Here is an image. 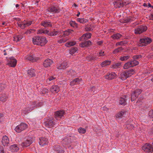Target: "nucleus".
I'll use <instances>...</instances> for the list:
<instances>
[{"mask_svg": "<svg viewBox=\"0 0 153 153\" xmlns=\"http://www.w3.org/2000/svg\"><path fill=\"white\" fill-rule=\"evenodd\" d=\"M32 42L34 45L43 46L47 42L45 37L42 36H35L32 38Z\"/></svg>", "mask_w": 153, "mask_h": 153, "instance_id": "obj_1", "label": "nucleus"}, {"mask_svg": "<svg viewBox=\"0 0 153 153\" xmlns=\"http://www.w3.org/2000/svg\"><path fill=\"white\" fill-rule=\"evenodd\" d=\"M91 45V42L90 41H87L82 42L80 44V46L84 48L87 47Z\"/></svg>", "mask_w": 153, "mask_h": 153, "instance_id": "obj_30", "label": "nucleus"}, {"mask_svg": "<svg viewBox=\"0 0 153 153\" xmlns=\"http://www.w3.org/2000/svg\"><path fill=\"white\" fill-rule=\"evenodd\" d=\"M18 27H20L22 29H24V26H23V22H18Z\"/></svg>", "mask_w": 153, "mask_h": 153, "instance_id": "obj_53", "label": "nucleus"}, {"mask_svg": "<svg viewBox=\"0 0 153 153\" xmlns=\"http://www.w3.org/2000/svg\"><path fill=\"white\" fill-rule=\"evenodd\" d=\"M77 50V48L76 47H73L70 50V54L71 55H73L76 52V51Z\"/></svg>", "mask_w": 153, "mask_h": 153, "instance_id": "obj_45", "label": "nucleus"}, {"mask_svg": "<svg viewBox=\"0 0 153 153\" xmlns=\"http://www.w3.org/2000/svg\"><path fill=\"white\" fill-rule=\"evenodd\" d=\"M134 73V70L132 69L129 70L121 74L120 78L122 80H125L128 77L131 76Z\"/></svg>", "mask_w": 153, "mask_h": 153, "instance_id": "obj_6", "label": "nucleus"}, {"mask_svg": "<svg viewBox=\"0 0 153 153\" xmlns=\"http://www.w3.org/2000/svg\"><path fill=\"white\" fill-rule=\"evenodd\" d=\"M147 29L146 26L143 25H140L134 29V33L136 34H140L145 31Z\"/></svg>", "mask_w": 153, "mask_h": 153, "instance_id": "obj_8", "label": "nucleus"}, {"mask_svg": "<svg viewBox=\"0 0 153 153\" xmlns=\"http://www.w3.org/2000/svg\"><path fill=\"white\" fill-rule=\"evenodd\" d=\"M39 143L40 146H43L48 145V141L47 138L45 137H41L39 139Z\"/></svg>", "mask_w": 153, "mask_h": 153, "instance_id": "obj_13", "label": "nucleus"}, {"mask_svg": "<svg viewBox=\"0 0 153 153\" xmlns=\"http://www.w3.org/2000/svg\"><path fill=\"white\" fill-rule=\"evenodd\" d=\"M56 77H54L52 76H50L47 80V82H48L50 81H51L52 82H53L54 80H55Z\"/></svg>", "mask_w": 153, "mask_h": 153, "instance_id": "obj_49", "label": "nucleus"}, {"mask_svg": "<svg viewBox=\"0 0 153 153\" xmlns=\"http://www.w3.org/2000/svg\"><path fill=\"white\" fill-rule=\"evenodd\" d=\"M19 149V147L16 144L12 145L10 147V150L12 152H17Z\"/></svg>", "mask_w": 153, "mask_h": 153, "instance_id": "obj_26", "label": "nucleus"}, {"mask_svg": "<svg viewBox=\"0 0 153 153\" xmlns=\"http://www.w3.org/2000/svg\"><path fill=\"white\" fill-rule=\"evenodd\" d=\"M91 33H87L84 34L80 38V41H84L90 38L91 37Z\"/></svg>", "mask_w": 153, "mask_h": 153, "instance_id": "obj_18", "label": "nucleus"}, {"mask_svg": "<svg viewBox=\"0 0 153 153\" xmlns=\"http://www.w3.org/2000/svg\"><path fill=\"white\" fill-rule=\"evenodd\" d=\"M91 57V56H88L87 57V60H88V61H90V60H91V59H90V57Z\"/></svg>", "mask_w": 153, "mask_h": 153, "instance_id": "obj_64", "label": "nucleus"}, {"mask_svg": "<svg viewBox=\"0 0 153 153\" xmlns=\"http://www.w3.org/2000/svg\"><path fill=\"white\" fill-rule=\"evenodd\" d=\"M132 21V20L129 18H128L127 19L125 20V22L128 23L129 22H131Z\"/></svg>", "mask_w": 153, "mask_h": 153, "instance_id": "obj_57", "label": "nucleus"}, {"mask_svg": "<svg viewBox=\"0 0 153 153\" xmlns=\"http://www.w3.org/2000/svg\"><path fill=\"white\" fill-rule=\"evenodd\" d=\"M117 76L116 74L114 72H111L110 73L108 74L105 76V78L108 80H111L116 78Z\"/></svg>", "mask_w": 153, "mask_h": 153, "instance_id": "obj_16", "label": "nucleus"}, {"mask_svg": "<svg viewBox=\"0 0 153 153\" xmlns=\"http://www.w3.org/2000/svg\"><path fill=\"white\" fill-rule=\"evenodd\" d=\"M126 111H121L116 114L115 117L117 118L120 119L125 117L126 115Z\"/></svg>", "mask_w": 153, "mask_h": 153, "instance_id": "obj_21", "label": "nucleus"}, {"mask_svg": "<svg viewBox=\"0 0 153 153\" xmlns=\"http://www.w3.org/2000/svg\"><path fill=\"white\" fill-rule=\"evenodd\" d=\"M149 18L150 20H153V13L149 16Z\"/></svg>", "mask_w": 153, "mask_h": 153, "instance_id": "obj_61", "label": "nucleus"}, {"mask_svg": "<svg viewBox=\"0 0 153 153\" xmlns=\"http://www.w3.org/2000/svg\"><path fill=\"white\" fill-rule=\"evenodd\" d=\"M76 44V42L75 41H69L67 42L65 44V45L68 47H70L71 46L75 45Z\"/></svg>", "mask_w": 153, "mask_h": 153, "instance_id": "obj_38", "label": "nucleus"}, {"mask_svg": "<svg viewBox=\"0 0 153 153\" xmlns=\"http://www.w3.org/2000/svg\"><path fill=\"white\" fill-rule=\"evenodd\" d=\"M123 49V48L122 47H119L114 49L113 51V53L116 54L118 53H121Z\"/></svg>", "mask_w": 153, "mask_h": 153, "instance_id": "obj_41", "label": "nucleus"}, {"mask_svg": "<svg viewBox=\"0 0 153 153\" xmlns=\"http://www.w3.org/2000/svg\"><path fill=\"white\" fill-rule=\"evenodd\" d=\"M138 64V61L136 60L131 59L124 64L123 68L124 69H127L131 67H133Z\"/></svg>", "mask_w": 153, "mask_h": 153, "instance_id": "obj_4", "label": "nucleus"}, {"mask_svg": "<svg viewBox=\"0 0 153 153\" xmlns=\"http://www.w3.org/2000/svg\"><path fill=\"white\" fill-rule=\"evenodd\" d=\"M7 98V95L3 94L0 95V103L5 102Z\"/></svg>", "mask_w": 153, "mask_h": 153, "instance_id": "obj_31", "label": "nucleus"}, {"mask_svg": "<svg viewBox=\"0 0 153 153\" xmlns=\"http://www.w3.org/2000/svg\"><path fill=\"white\" fill-rule=\"evenodd\" d=\"M148 116L150 118H153V110H150L148 113Z\"/></svg>", "mask_w": 153, "mask_h": 153, "instance_id": "obj_51", "label": "nucleus"}, {"mask_svg": "<svg viewBox=\"0 0 153 153\" xmlns=\"http://www.w3.org/2000/svg\"><path fill=\"white\" fill-rule=\"evenodd\" d=\"M127 43V41H121L119 42H117L116 45H125Z\"/></svg>", "mask_w": 153, "mask_h": 153, "instance_id": "obj_48", "label": "nucleus"}, {"mask_svg": "<svg viewBox=\"0 0 153 153\" xmlns=\"http://www.w3.org/2000/svg\"><path fill=\"white\" fill-rule=\"evenodd\" d=\"M122 36V35L119 33L114 34L111 36V38L114 39H118Z\"/></svg>", "mask_w": 153, "mask_h": 153, "instance_id": "obj_37", "label": "nucleus"}, {"mask_svg": "<svg viewBox=\"0 0 153 153\" xmlns=\"http://www.w3.org/2000/svg\"><path fill=\"white\" fill-rule=\"evenodd\" d=\"M141 92L142 90L140 89H136L132 91L131 94V101H133L134 100Z\"/></svg>", "mask_w": 153, "mask_h": 153, "instance_id": "obj_7", "label": "nucleus"}, {"mask_svg": "<svg viewBox=\"0 0 153 153\" xmlns=\"http://www.w3.org/2000/svg\"><path fill=\"white\" fill-rule=\"evenodd\" d=\"M43 91L44 92H45V93H48V90L47 89H43Z\"/></svg>", "mask_w": 153, "mask_h": 153, "instance_id": "obj_63", "label": "nucleus"}, {"mask_svg": "<svg viewBox=\"0 0 153 153\" xmlns=\"http://www.w3.org/2000/svg\"><path fill=\"white\" fill-rule=\"evenodd\" d=\"M85 29L87 31H91L93 30V28L91 26H88L85 28Z\"/></svg>", "mask_w": 153, "mask_h": 153, "instance_id": "obj_54", "label": "nucleus"}, {"mask_svg": "<svg viewBox=\"0 0 153 153\" xmlns=\"http://www.w3.org/2000/svg\"><path fill=\"white\" fill-rule=\"evenodd\" d=\"M69 23L70 25L73 27L76 28L78 27L77 24L74 21H71Z\"/></svg>", "mask_w": 153, "mask_h": 153, "instance_id": "obj_44", "label": "nucleus"}, {"mask_svg": "<svg viewBox=\"0 0 153 153\" xmlns=\"http://www.w3.org/2000/svg\"><path fill=\"white\" fill-rule=\"evenodd\" d=\"M25 36L23 34H20L16 36L14 39L17 42L19 41L21 39H25Z\"/></svg>", "mask_w": 153, "mask_h": 153, "instance_id": "obj_33", "label": "nucleus"}, {"mask_svg": "<svg viewBox=\"0 0 153 153\" xmlns=\"http://www.w3.org/2000/svg\"><path fill=\"white\" fill-rule=\"evenodd\" d=\"M58 33L59 32L58 31L54 29L51 32H50L49 31V33H48V35L51 36H53L57 35Z\"/></svg>", "mask_w": 153, "mask_h": 153, "instance_id": "obj_40", "label": "nucleus"}, {"mask_svg": "<svg viewBox=\"0 0 153 153\" xmlns=\"http://www.w3.org/2000/svg\"><path fill=\"white\" fill-rule=\"evenodd\" d=\"M27 72V75L29 77H32L35 76L36 71L34 69L28 70Z\"/></svg>", "mask_w": 153, "mask_h": 153, "instance_id": "obj_22", "label": "nucleus"}, {"mask_svg": "<svg viewBox=\"0 0 153 153\" xmlns=\"http://www.w3.org/2000/svg\"><path fill=\"white\" fill-rule=\"evenodd\" d=\"M41 25L45 27H52V24L50 21L45 20L42 21L41 24Z\"/></svg>", "mask_w": 153, "mask_h": 153, "instance_id": "obj_17", "label": "nucleus"}, {"mask_svg": "<svg viewBox=\"0 0 153 153\" xmlns=\"http://www.w3.org/2000/svg\"><path fill=\"white\" fill-rule=\"evenodd\" d=\"M68 39L67 38H63L62 39H60L58 41V42L60 43H62V42H65Z\"/></svg>", "mask_w": 153, "mask_h": 153, "instance_id": "obj_55", "label": "nucleus"}, {"mask_svg": "<svg viewBox=\"0 0 153 153\" xmlns=\"http://www.w3.org/2000/svg\"><path fill=\"white\" fill-rule=\"evenodd\" d=\"M48 10L49 12L54 13H59V8L56 5H54L51 6L48 8Z\"/></svg>", "mask_w": 153, "mask_h": 153, "instance_id": "obj_14", "label": "nucleus"}, {"mask_svg": "<svg viewBox=\"0 0 153 153\" xmlns=\"http://www.w3.org/2000/svg\"><path fill=\"white\" fill-rule=\"evenodd\" d=\"M72 137L70 136L65 137L63 140V142L65 143L66 144H68L71 143L72 142Z\"/></svg>", "mask_w": 153, "mask_h": 153, "instance_id": "obj_32", "label": "nucleus"}, {"mask_svg": "<svg viewBox=\"0 0 153 153\" xmlns=\"http://www.w3.org/2000/svg\"><path fill=\"white\" fill-rule=\"evenodd\" d=\"M121 97L120 100H119V103L120 105L124 104V105L127 104V103H126V100H127V99H128L129 97H128L127 98L126 95H124L123 97Z\"/></svg>", "mask_w": 153, "mask_h": 153, "instance_id": "obj_28", "label": "nucleus"}, {"mask_svg": "<svg viewBox=\"0 0 153 153\" xmlns=\"http://www.w3.org/2000/svg\"><path fill=\"white\" fill-rule=\"evenodd\" d=\"M114 7L116 8H122L125 5L126 2H123L122 0H118L113 2Z\"/></svg>", "mask_w": 153, "mask_h": 153, "instance_id": "obj_11", "label": "nucleus"}, {"mask_svg": "<svg viewBox=\"0 0 153 153\" xmlns=\"http://www.w3.org/2000/svg\"><path fill=\"white\" fill-rule=\"evenodd\" d=\"M105 55L104 51H101L99 52V56H102Z\"/></svg>", "mask_w": 153, "mask_h": 153, "instance_id": "obj_56", "label": "nucleus"}, {"mask_svg": "<svg viewBox=\"0 0 153 153\" xmlns=\"http://www.w3.org/2000/svg\"><path fill=\"white\" fill-rule=\"evenodd\" d=\"M91 57L90 59H91L92 60H94L95 59L96 57L94 56H91Z\"/></svg>", "mask_w": 153, "mask_h": 153, "instance_id": "obj_62", "label": "nucleus"}, {"mask_svg": "<svg viewBox=\"0 0 153 153\" xmlns=\"http://www.w3.org/2000/svg\"><path fill=\"white\" fill-rule=\"evenodd\" d=\"M28 127V125L25 123H21L17 126L15 129V131L18 133H20L22 131L27 129Z\"/></svg>", "mask_w": 153, "mask_h": 153, "instance_id": "obj_5", "label": "nucleus"}, {"mask_svg": "<svg viewBox=\"0 0 153 153\" xmlns=\"http://www.w3.org/2000/svg\"><path fill=\"white\" fill-rule=\"evenodd\" d=\"M3 120V114H0V123H1Z\"/></svg>", "mask_w": 153, "mask_h": 153, "instance_id": "obj_58", "label": "nucleus"}, {"mask_svg": "<svg viewBox=\"0 0 153 153\" xmlns=\"http://www.w3.org/2000/svg\"><path fill=\"white\" fill-rule=\"evenodd\" d=\"M64 114V112L63 111H56L55 114V118H61Z\"/></svg>", "mask_w": 153, "mask_h": 153, "instance_id": "obj_23", "label": "nucleus"}, {"mask_svg": "<svg viewBox=\"0 0 153 153\" xmlns=\"http://www.w3.org/2000/svg\"><path fill=\"white\" fill-rule=\"evenodd\" d=\"M141 56H134L133 57V58L134 59V60H135V59H138L140 58H141Z\"/></svg>", "mask_w": 153, "mask_h": 153, "instance_id": "obj_59", "label": "nucleus"}, {"mask_svg": "<svg viewBox=\"0 0 153 153\" xmlns=\"http://www.w3.org/2000/svg\"><path fill=\"white\" fill-rule=\"evenodd\" d=\"M0 153H4V149L1 146H0Z\"/></svg>", "mask_w": 153, "mask_h": 153, "instance_id": "obj_60", "label": "nucleus"}, {"mask_svg": "<svg viewBox=\"0 0 153 153\" xmlns=\"http://www.w3.org/2000/svg\"><path fill=\"white\" fill-rule=\"evenodd\" d=\"M37 34H48L49 33V30L44 28H41L37 30Z\"/></svg>", "mask_w": 153, "mask_h": 153, "instance_id": "obj_29", "label": "nucleus"}, {"mask_svg": "<svg viewBox=\"0 0 153 153\" xmlns=\"http://www.w3.org/2000/svg\"><path fill=\"white\" fill-rule=\"evenodd\" d=\"M58 121H56L53 117H51L49 118H46L45 119V122H44L45 126L48 127H53L55 124Z\"/></svg>", "mask_w": 153, "mask_h": 153, "instance_id": "obj_2", "label": "nucleus"}, {"mask_svg": "<svg viewBox=\"0 0 153 153\" xmlns=\"http://www.w3.org/2000/svg\"><path fill=\"white\" fill-rule=\"evenodd\" d=\"M69 66L68 62L66 61L63 62L61 63H59L57 65V68L59 69H64Z\"/></svg>", "mask_w": 153, "mask_h": 153, "instance_id": "obj_12", "label": "nucleus"}, {"mask_svg": "<svg viewBox=\"0 0 153 153\" xmlns=\"http://www.w3.org/2000/svg\"><path fill=\"white\" fill-rule=\"evenodd\" d=\"M76 72L75 71L70 70H69L67 73V74L69 76L74 77L76 76Z\"/></svg>", "mask_w": 153, "mask_h": 153, "instance_id": "obj_36", "label": "nucleus"}, {"mask_svg": "<svg viewBox=\"0 0 153 153\" xmlns=\"http://www.w3.org/2000/svg\"><path fill=\"white\" fill-rule=\"evenodd\" d=\"M25 59L27 61H30L33 62L36 61V60L34 59V58L33 56L30 55L27 56L25 57Z\"/></svg>", "mask_w": 153, "mask_h": 153, "instance_id": "obj_34", "label": "nucleus"}, {"mask_svg": "<svg viewBox=\"0 0 153 153\" xmlns=\"http://www.w3.org/2000/svg\"><path fill=\"white\" fill-rule=\"evenodd\" d=\"M6 87V85L3 84H0V92L3 91Z\"/></svg>", "mask_w": 153, "mask_h": 153, "instance_id": "obj_52", "label": "nucleus"}, {"mask_svg": "<svg viewBox=\"0 0 153 153\" xmlns=\"http://www.w3.org/2000/svg\"><path fill=\"white\" fill-rule=\"evenodd\" d=\"M74 31L71 29H68V30L64 31L63 32V35L64 36H68L72 33Z\"/></svg>", "mask_w": 153, "mask_h": 153, "instance_id": "obj_42", "label": "nucleus"}, {"mask_svg": "<svg viewBox=\"0 0 153 153\" xmlns=\"http://www.w3.org/2000/svg\"><path fill=\"white\" fill-rule=\"evenodd\" d=\"M121 62H118L114 64L112 66L113 68L117 69L119 68L121 65Z\"/></svg>", "mask_w": 153, "mask_h": 153, "instance_id": "obj_47", "label": "nucleus"}, {"mask_svg": "<svg viewBox=\"0 0 153 153\" xmlns=\"http://www.w3.org/2000/svg\"><path fill=\"white\" fill-rule=\"evenodd\" d=\"M142 149L146 152H153V146L152 144L151 145V144L146 143L142 147Z\"/></svg>", "mask_w": 153, "mask_h": 153, "instance_id": "obj_10", "label": "nucleus"}, {"mask_svg": "<svg viewBox=\"0 0 153 153\" xmlns=\"http://www.w3.org/2000/svg\"><path fill=\"white\" fill-rule=\"evenodd\" d=\"M82 79L81 78L79 77L74 79L70 83V85L71 86H73L76 84H80L82 82Z\"/></svg>", "mask_w": 153, "mask_h": 153, "instance_id": "obj_19", "label": "nucleus"}, {"mask_svg": "<svg viewBox=\"0 0 153 153\" xmlns=\"http://www.w3.org/2000/svg\"><path fill=\"white\" fill-rule=\"evenodd\" d=\"M53 147L55 151H56L58 153H64V150L60 146L58 145L55 146Z\"/></svg>", "mask_w": 153, "mask_h": 153, "instance_id": "obj_24", "label": "nucleus"}, {"mask_svg": "<svg viewBox=\"0 0 153 153\" xmlns=\"http://www.w3.org/2000/svg\"><path fill=\"white\" fill-rule=\"evenodd\" d=\"M23 26H24V28L25 27H26L32 24H33L34 23L32 21H25V20L23 22Z\"/></svg>", "mask_w": 153, "mask_h": 153, "instance_id": "obj_35", "label": "nucleus"}, {"mask_svg": "<svg viewBox=\"0 0 153 153\" xmlns=\"http://www.w3.org/2000/svg\"><path fill=\"white\" fill-rule=\"evenodd\" d=\"M17 60L13 57L12 58L10 61L8 63V65L11 67H14L16 64Z\"/></svg>", "mask_w": 153, "mask_h": 153, "instance_id": "obj_27", "label": "nucleus"}, {"mask_svg": "<svg viewBox=\"0 0 153 153\" xmlns=\"http://www.w3.org/2000/svg\"><path fill=\"white\" fill-rule=\"evenodd\" d=\"M152 42V40L150 38L145 37L140 39L138 45L139 46H146Z\"/></svg>", "mask_w": 153, "mask_h": 153, "instance_id": "obj_3", "label": "nucleus"}, {"mask_svg": "<svg viewBox=\"0 0 153 153\" xmlns=\"http://www.w3.org/2000/svg\"><path fill=\"white\" fill-rule=\"evenodd\" d=\"M2 143L4 146H7L9 143V140L6 136H3L2 138Z\"/></svg>", "mask_w": 153, "mask_h": 153, "instance_id": "obj_20", "label": "nucleus"}, {"mask_svg": "<svg viewBox=\"0 0 153 153\" xmlns=\"http://www.w3.org/2000/svg\"><path fill=\"white\" fill-rule=\"evenodd\" d=\"M130 57L129 55H125L120 57V59L122 61H125L128 59Z\"/></svg>", "mask_w": 153, "mask_h": 153, "instance_id": "obj_39", "label": "nucleus"}, {"mask_svg": "<svg viewBox=\"0 0 153 153\" xmlns=\"http://www.w3.org/2000/svg\"><path fill=\"white\" fill-rule=\"evenodd\" d=\"M86 131V129L85 128L80 127L78 129V131L80 133L84 134Z\"/></svg>", "mask_w": 153, "mask_h": 153, "instance_id": "obj_50", "label": "nucleus"}, {"mask_svg": "<svg viewBox=\"0 0 153 153\" xmlns=\"http://www.w3.org/2000/svg\"><path fill=\"white\" fill-rule=\"evenodd\" d=\"M111 61L109 60H105L102 62L101 65L102 67H104L107 65H108L110 64Z\"/></svg>", "mask_w": 153, "mask_h": 153, "instance_id": "obj_43", "label": "nucleus"}, {"mask_svg": "<svg viewBox=\"0 0 153 153\" xmlns=\"http://www.w3.org/2000/svg\"><path fill=\"white\" fill-rule=\"evenodd\" d=\"M34 140L33 137H28L22 143V146L24 147H27L30 146Z\"/></svg>", "mask_w": 153, "mask_h": 153, "instance_id": "obj_9", "label": "nucleus"}, {"mask_svg": "<svg viewBox=\"0 0 153 153\" xmlns=\"http://www.w3.org/2000/svg\"><path fill=\"white\" fill-rule=\"evenodd\" d=\"M77 21L78 22H79L80 23L82 24L84 23L87 22L86 19H85L84 18H78L76 19Z\"/></svg>", "mask_w": 153, "mask_h": 153, "instance_id": "obj_46", "label": "nucleus"}, {"mask_svg": "<svg viewBox=\"0 0 153 153\" xmlns=\"http://www.w3.org/2000/svg\"><path fill=\"white\" fill-rule=\"evenodd\" d=\"M53 62L52 60L50 59H47L44 61L43 65L45 67H49L52 65Z\"/></svg>", "mask_w": 153, "mask_h": 153, "instance_id": "obj_15", "label": "nucleus"}, {"mask_svg": "<svg viewBox=\"0 0 153 153\" xmlns=\"http://www.w3.org/2000/svg\"><path fill=\"white\" fill-rule=\"evenodd\" d=\"M50 91L53 93H57L59 90V87L57 85H53L50 88Z\"/></svg>", "mask_w": 153, "mask_h": 153, "instance_id": "obj_25", "label": "nucleus"}]
</instances>
